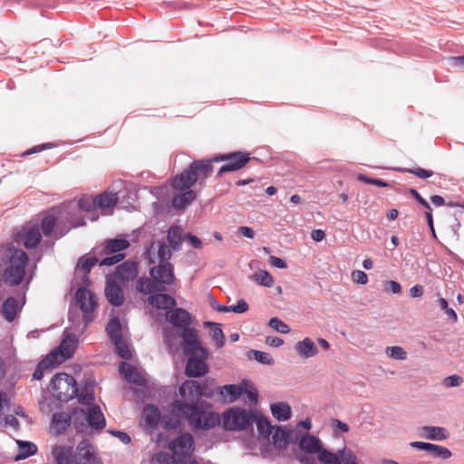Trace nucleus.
<instances>
[{
  "instance_id": "f257e3e1",
  "label": "nucleus",
  "mask_w": 464,
  "mask_h": 464,
  "mask_svg": "<svg viewBox=\"0 0 464 464\" xmlns=\"http://www.w3.org/2000/svg\"><path fill=\"white\" fill-rule=\"evenodd\" d=\"M199 383L197 381H184L179 387V399L173 401L175 412L189 413L191 430H208L220 422L219 415L215 411H206L198 401L200 399Z\"/></svg>"
},
{
  "instance_id": "a19ab883",
  "label": "nucleus",
  "mask_w": 464,
  "mask_h": 464,
  "mask_svg": "<svg viewBox=\"0 0 464 464\" xmlns=\"http://www.w3.org/2000/svg\"><path fill=\"white\" fill-rule=\"evenodd\" d=\"M249 278L256 284L265 287H271L275 283L274 277L266 270H260L251 275Z\"/></svg>"
},
{
  "instance_id": "6e6d98bb",
  "label": "nucleus",
  "mask_w": 464,
  "mask_h": 464,
  "mask_svg": "<svg viewBox=\"0 0 464 464\" xmlns=\"http://www.w3.org/2000/svg\"><path fill=\"white\" fill-rule=\"evenodd\" d=\"M402 172L405 173H411L415 175L418 178L420 179H428L430 178L433 175V171L430 169H425L422 168H415V169H401Z\"/></svg>"
},
{
  "instance_id": "0e129e2a",
  "label": "nucleus",
  "mask_w": 464,
  "mask_h": 464,
  "mask_svg": "<svg viewBox=\"0 0 464 464\" xmlns=\"http://www.w3.org/2000/svg\"><path fill=\"white\" fill-rule=\"evenodd\" d=\"M78 207L84 211H91L96 207V199L92 198H80L78 200Z\"/></svg>"
},
{
  "instance_id": "e2e57ef3",
  "label": "nucleus",
  "mask_w": 464,
  "mask_h": 464,
  "mask_svg": "<svg viewBox=\"0 0 464 464\" xmlns=\"http://www.w3.org/2000/svg\"><path fill=\"white\" fill-rule=\"evenodd\" d=\"M199 392L201 393L200 398L205 397V398L211 399V398L215 397L216 395H218L217 388L209 387L207 384V382L205 383H203L202 385L199 384Z\"/></svg>"
},
{
  "instance_id": "7c9ffc66",
  "label": "nucleus",
  "mask_w": 464,
  "mask_h": 464,
  "mask_svg": "<svg viewBox=\"0 0 464 464\" xmlns=\"http://www.w3.org/2000/svg\"><path fill=\"white\" fill-rule=\"evenodd\" d=\"M197 195L194 190L186 189L185 191L174 195L171 204L175 209L183 210L190 205L196 198Z\"/></svg>"
},
{
  "instance_id": "2eb2a0df",
  "label": "nucleus",
  "mask_w": 464,
  "mask_h": 464,
  "mask_svg": "<svg viewBox=\"0 0 464 464\" xmlns=\"http://www.w3.org/2000/svg\"><path fill=\"white\" fill-rule=\"evenodd\" d=\"M182 338L187 347L188 354H195L197 351L199 352L201 357L207 358L208 355V350L200 345L198 339V332L193 327L186 326L182 328Z\"/></svg>"
},
{
  "instance_id": "f3484780",
  "label": "nucleus",
  "mask_w": 464,
  "mask_h": 464,
  "mask_svg": "<svg viewBox=\"0 0 464 464\" xmlns=\"http://www.w3.org/2000/svg\"><path fill=\"white\" fill-rule=\"evenodd\" d=\"M139 274V264L135 260H126L116 267V277L121 282L134 280Z\"/></svg>"
},
{
  "instance_id": "a18cd8bd",
  "label": "nucleus",
  "mask_w": 464,
  "mask_h": 464,
  "mask_svg": "<svg viewBox=\"0 0 464 464\" xmlns=\"http://www.w3.org/2000/svg\"><path fill=\"white\" fill-rule=\"evenodd\" d=\"M124 257H125V255L122 253L111 254V256L108 255V256H99V258H100L99 266H111L118 264L119 262L123 260Z\"/></svg>"
},
{
  "instance_id": "49530a36",
  "label": "nucleus",
  "mask_w": 464,
  "mask_h": 464,
  "mask_svg": "<svg viewBox=\"0 0 464 464\" xmlns=\"http://www.w3.org/2000/svg\"><path fill=\"white\" fill-rule=\"evenodd\" d=\"M242 384H244L245 388L243 389V392L246 394L248 397L251 404H256L258 401V392L255 385L248 382V381H243Z\"/></svg>"
},
{
  "instance_id": "5701e85b",
  "label": "nucleus",
  "mask_w": 464,
  "mask_h": 464,
  "mask_svg": "<svg viewBox=\"0 0 464 464\" xmlns=\"http://www.w3.org/2000/svg\"><path fill=\"white\" fill-rule=\"evenodd\" d=\"M74 398L84 405H92L95 400L94 395V380L87 379L84 385L78 387V392H75Z\"/></svg>"
},
{
  "instance_id": "f03ea898",
  "label": "nucleus",
  "mask_w": 464,
  "mask_h": 464,
  "mask_svg": "<svg viewBox=\"0 0 464 464\" xmlns=\"http://www.w3.org/2000/svg\"><path fill=\"white\" fill-rule=\"evenodd\" d=\"M8 265L4 272V280L12 286L22 284L25 278V265L29 261L27 254L19 248L7 249Z\"/></svg>"
},
{
  "instance_id": "c03bdc74",
  "label": "nucleus",
  "mask_w": 464,
  "mask_h": 464,
  "mask_svg": "<svg viewBox=\"0 0 464 464\" xmlns=\"http://www.w3.org/2000/svg\"><path fill=\"white\" fill-rule=\"evenodd\" d=\"M317 458L324 464H341V460L336 453H333L324 448H321L318 451Z\"/></svg>"
},
{
  "instance_id": "a211bd4d",
  "label": "nucleus",
  "mask_w": 464,
  "mask_h": 464,
  "mask_svg": "<svg viewBox=\"0 0 464 464\" xmlns=\"http://www.w3.org/2000/svg\"><path fill=\"white\" fill-rule=\"evenodd\" d=\"M23 306L24 303L20 304L15 297L8 296L3 302L0 313L8 323H12L22 312Z\"/></svg>"
},
{
  "instance_id": "20e7f679",
  "label": "nucleus",
  "mask_w": 464,
  "mask_h": 464,
  "mask_svg": "<svg viewBox=\"0 0 464 464\" xmlns=\"http://www.w3.org/2000/svg\"><path fill=\"white\" fill-rule=\"evenodd\" d=\"M52 395L60 401L68 402L78 392L77 382L72 375L58 372L53 375L49 386Z\"/></svg>"
},
{
  "instance_id": "2f4dec72",
  "label": "nucleus",
  "mask_w": 464,
  "mask_h": 464,
  "mask_svg": "<svg viewBox=\"0 0 464 464\" xmlns=\"http://www.w3.org/2000/svg\"><path fill=\"white\" fill-rule=\"evenodd\" d=\"M299 447L307 453H318L322 448L320 439L311 434H304L301 437Z\"/></svg>"
},
{
  "instance_id": "72a5a7b5",
  "label": "nucleus",
  "mask_w": 464,
  "mask_h": 464,
  "mask_svg": "<svg viewBox=\"0 0 464 464\" xmlns=\"http://www.w3.org/2000/svg\"><path fill=\"white\" fill-rule=\"evenodd\" d=\"M271 412L277 420H287L291 417V408L287 402H276L271 405Z\"/></svg>"
},
{
  "instance_id": "680f3d73",
  "label": "nucleus",
  "mask_w": 464,
  "mask_h": 464,
  "mask_svg": "<svg viewBox=\"0 0 464 464\" xmlns=\"http://www.w3.org/2000/svg\"><path fill=\"white\" fill-rule=\"evenodd\" d=\"M127 381L140 387H143L147 384L146 379L142 376L137 368L136 371L131 373L130 377L127 379Z\"/></svg>"
},
{
  "instance_id": "c9c22d12",
  "label": "nucleus",
  "mask_w": 464,
  "mask_h": 464,
  "mask_svg": "<svg viewBox=\"0 0 464 464\" xmlns=\"http://www.w3.org/2000/svg\"><path fill=\"white\" fill-rule=\"evenodd\" d=\"M257 430L263 437H269L272 434L274 427L271 425L269 419L261 413L255 412V420Z\"/></svg>"
},
{
  "instance_id": "39448f33",
  "label": "nucleus",
  "mask_w": 464,
  "mask_h": 464,
  "mask_svg": "<svg viewBox=\"0 0 464 464\" xmlns=\"http://www.w3.org/2000/svg\"><path fill=\"white\" fill-rule=\"evenodd\" d=\"M255 412L241 407L227 410L223 414L222 426L227 430H245L252 429Z\"/></svg>"
},
{
  "instance_id": "e433bc0d",
  "label": "nucleus",
  "mask_w": 464,
  "mask_h": 464,
  "mask_svg": "<svg viewBox=\"0 0 464 464\" xmlns=\"http://www.w3.org/2000/svg\"><path fill=\"white\" fill-rule=\"evenodd\" d=\"M145 422L148 426L154 428L160 420V413L158 407L154 404H148L143 410Z\"/></svg>"
},
{
  "instance_id": "79ce46f5",
  "label": "nucleus",
  "mask_w": 464,
  "mask_h": 464,
  "mask_svg": "<svg viewBox=\"0 0 464 464\" xmlns=\"http://www.w3.org/2000/svg\"><path fill=\"white\" fill-rule=\"evenodd\" d=\"M206 324L210 329L212 339L216 342L218 348L223 347L225 344V335L221 328V324L213 322H207Z\"/></svg>"
},
{
  "instance_id": "cd10ccee",
  "label": "nucleus",
  "mask_w": 464,
  "mask_h": 464,
  "mask_svg": "<svg viewBox=\"0 0 464 464\" xmlns=\"http://www.w3.org/2000/svg\"><path fill=\"white\" fill-rule=\"evenodd\" d=\"M136 290L144 295H154L157 292H164L166 287H160L153 278L141 276L135 283Z\"/></svg>"
},
{
  "instance_id": "bf43d9fd",
  "label": "nucleus",
  "mask_w": 464,
  "mask_h": 464,
  "mask_svg": "<svg viewBox=\"0 0 464 464\" xmlns=\"http://www.w3.org/2000/svg\"><path fill=\"white\" fill-rule=\"evenodd\" d=\"M249 305L244 299H239L236 304L229 305V308H222L223 310H229L237 314L245 313L248 310Z\"/></svg>"
},
{
  "instance_id": "393cba45",
  "label": "nucleus",
  "mask_w": 464,
  "mask_h": 464,
  "mask_svg": "<svg viewBox=\"0 0 464 464\" xmlns=\"http://www.w3.org/2000/svg\"><path fill=\"white\" fill-rule=\"evenodd\" d=\"M86 421L91 428L98 430L105 427L106 420L100 406L92 404L88 407Z\"/></svg>"
},
{
  "instance_id": "37998d69",
  "label": "nucleus",
  "mask_w": 464,
  "mask_h": 464,
  "mask_svg": "<svg viewBox=\"0 0 464 464\" xmlns=\"http://www.w3.org/2000/svg\"><path fill=\"white\" fill-rule=\"evenodd\" d=\"M426 452L432 457L441 458L442 459H448L451 457V451L449 449L432 443H430Z\"/></svg>"
},
{
  "instance_id": "864d4df0",
  "label": "nucleus",
  "mask_w": 464,
  "mask_h": 464,
  "mask_svg": "<svg viewBox=\"0 0 464 464\" xmlns=\"http://www.w3.org/2000/svg\"><path fill=\"white\" fill-rule=\"evenodd\" d=\"M268 325L281 334H288L290 332V327L278 317H272Z\"/></svg>"
},
{
  "instance_id": "de8ad7c7",
  "label": "nucleus",
  "mask_w": 464,
  "mask_h": 464,
  "mask_svg": "<svg viewBox=\"0 0 464 464\" xmlns=\"http://www.w3.org/2000/svg\"><path fill=\"white\" fill-rule=\"evenodd\" d=\"M115 346L117 354L122 359H130L131 354L128 344L123 341V338L112 342Z\"/></svg>"
},
{
  "instance_id": "dca6fc26",
  "label": "nucleus",
  "mask_w": 464,
  "mask_h": 464,
  "mask_svg": "<svg viewBox=\"0 0 464 464\" xmlns=\"http://www.w3.org/2000/svg\"><path fill=\"white\" fill-rule=\"evenodd\" d=\"M183 420H187L191 428V420L189 413L185 411L184 413H177L174 409V402L170 404V410L168 414L162 417V424L167 430H175L180 428Z\"/></svg>"
},
{
  "instance_id": "9b49d317",
  "label": "nucleus",
  "mask_w": 464,
  "mask_h": 464,
  "mask_svg": "<svg viewBox=\"0 0 464 464\" xmlns=\"http://www.w3.org/2000/svg\"><path fill=\"white\" fill-rule=\"evenodd\" d=\"M15 241L22 244L27 249L35 248L41 242L42 234L37 224L22 229L15 236Z\"/></svg>"
},
{
  "instance_id": "6e6552de",
  "label": "nucleus",
  "mask_w": 464,
  "mask_h": 464,
  "mask_svg": "<svg viewBox=\"0 0 464 464\" xmlns=\"http://www.w3.org/2000/svg\"><path fill=\"white\" fill-rule=\"evenodd\" d=\"M72 357V353L70 350L64 349L63 351H52L47 354L37 365L33 377L40 381L44 378V371L61 364L63 361Z\"/></svg>"
},
{
  "instance_id": "09e8293b",
  "label": "nucleus",
  "mask_w": 464,
  "mask_h": 464,
  "mask_svg": "<svg viewBox=\"0 0 464 464\" xmlns=\"http://www.w3.org/2000/svg\"><path fill=\"white\" fill-rule=\"evenodd\" d=\"M249 353L253 354L254 359L257 361L259 363L265 365H273L275 363L273 357L268 353L257 350H251Z\"/></svg>"
},
{
  "instance_id": "774afa93",
  "label": "nucleus",
  "mask_w": 464,
  "mask_h": 464,
  "mask_svg": "<svg viewBox=\"0 0 464 464\" xmlns=\"http://www.w3.org/2000/svg\"><path fill=\"white\" fill-rule=\"evenodd\" d=\"M385 291L392 294H400L401 286L397 281L390 280L385 283Z\"/></svg>"
},
{
  "instance_id": "423d86ee",
  "label": "nucleus",
  "mask_w": 464,
  "mask_h": 464,
  "mask_svg": "<svg viewBox=\"0 0 464 464\" xmlns=\"http://www.w3.org/2000/svg\"><path fill=\"white\" fill-rule=\"evenodd\" d=\"M169 449L174 454V464H198L195 459H192L194 439L190 433H182L171 440Z\"/></svg>"
},
{
  "instance_id": "1a4fd4ad",
  "label": "nucleus",
  "mask_w": 464,
  "mask_h": 464,
  "mask_svg": "<svg viewBox=\"0 0 464 464\" xmlns=\"http://www.w3.org/2000/svg\"><path fill=\"white\" fill-rule=\"evenodd\" d=\"M76 302L83 313V321L89 324L93 320L92 314L97 306V298L95 295L85 287H80L75 294Z\"/></svg>"
},
{
  "instance_id": "a878e982",
  "label": "nucleus",
  "mask_w": 464,
  "mask_h": 464,
  "mask_svg": "<svg viewBox=\"0 0 464 464\" xmlns=\"http://www.w3.org/2000/svg\"><path fill=\"white\" fill-rule=\"evenodd\" d=\"M216 162L212 158L194 160L189 164L190 169L197 175V179H206L213 171V163Z\"/></svg>"
},
{
  "instance_id": "6ab92c4d",
  "label": "nucleus",
  "mask_w": 464,
  "mask_h": 464,
  "mask_svg": "<svg viewBox=\"0 0 464 464\" xmlns=\"http://www.w3.org/2000/svg\"><path fill=\"white\" fill-rule=\"evenodd\" d=\"M105 295L113 306H121L124 303V293L121 285L112 279H107Z\"/></svg>"
},
{
  "instance_id": "3c124183",
  "label": "nucleus",
  "mask_w": 464,
  "mask_h": 464,
  "mask_svg": "<svg viewBox=\"0 0 464 464\" xmlns=\"http://www.w3.org/2000/svg\"><path fill=\"white\" fill-rule=\"evenodd\" d=\"M157 255L160 264L169 263V260L172 256L169 247L163 242L159 243Z\"/></svg>"
},
{
  "instance_id": "412c9836",
  "label": "nucleus",
  "mask_w": 464,
  "mask_h": 464,
  "mask_svg": "<svg viewBox=\"0 0 464 464\" xmlns=\"http://www.w3.org/2000/svg\"><path fill=\"white\" fill-rule=\"evenodd\" d=\"M197 180V175L188 166L187 169L175 176L172 180V187L176 190L190 189Z\"/></svg>"
},
{
  "instance_id": "69168bd1",
  "label": "nucleus",
  "mask_w": 464,
  "mask_h": 464,
  "mask_svg": "<svg viewBox=\"0 0 464 464\" xmlns=\"http://www.w3.org/2000/svg\"><path fill=\"white\" fill-rule=\"evenodd\" d=\"M120 372L127 380L131 373L136 371V367L127 362H121L120 364Z\"/></svg>"
},
{
  "instance_id": "0eeeda50",
  "label": "nucleus",
  "mask_w": 464,
  "mask_h": 464,
  "mask_svg": "<svg viewBox=\"0 0 464 464\" xmlns=\"http://www.w3.org/2000/svg\"><path fill=\"white\" fill-rule=\"evenodd\" d=\"M213 160L225 162L216 175V178L219 179L226 172L237 171L244 168L249 162L250 155L247 152L237 150L216 155L213 157Z\"/></svg>"
},
{
  "instance_id": "aec40b11",
  "label": "nucleus",
  "mask_w": 464,
  "mask_h": 464,
  "mask_svg": "<svg viewBox=\"0 0 464 464\" xmlns=\"http://www.w3.org/2000/svg\"><path fill=\"white\" fill-rule=\"evenodd\" d=\"M167 320L175 327L184 328L191 324L190 314L183 308H171L166 312Z\"/></svg>"
},
{
  "instance_id": "c756f323",
  "label": "nucleus",
  "mask_w": 464,
  "mask_h": 464,
  "mask_svg": "<svg viewBox=\"0 0 464 464\" xmlns=\"http://www.w3.org/2000/svg\"><path fill=\"white\" fill-rule=\"evenodd\" d=\"M295 350L300 357L304 359L314 357L318 353L315 343L309 337L297 342L295 345Z\"/></svg>"
},
{
  "instance_id": "603ef678",
  "label": "nucleus",
  "mask_w": 464,
  "mask_h": 464,
  "mask_svg": "<svg viewBox=\"0 0 464 464\" xmlns=\"http://www.w3.org/2000/svg\"><path fill=\"white\" fill-rule=\"evenodd\" d=\"M290 439V430H288L285 427L277 426L275 433L273 434V440L275 442H284L286 443Z\"/></svg>"
},
{
  "instance_id": "f8f14e48",
  "label": "nucleus",
  "mask_w": 464,
  "mask_h": 464,
  "mask_svg": "<svg viewBox=\"0 0 464 464\" xmlns=\"http://www.w3.org/2000/svg\"><path fill=\"white\" fill-rule=\"evenodd\" d=\"M150 275L160 287L170 285L175 280L173 266L170 263L160 264L157 266L151 267Z\"/></svg>"
},
{
  "instance_id": "338daca9",
  "label": "nucleus",
  "mask_w": 464,
  "mask_h": 464,
  "mask_svg": "<svg viewBox=\"0 0 464 464\" xmlns=\"http://www.w3.org/2000/svg\"><path fill=\"white\" fill-rule=\"evenodd\" d=\"M352 279L353 282L360 285H366L368 282V276L365 272L355 270L352 273Z\"/></svg>"
},
{
  "instance_id": "052dcab7",
  "label": "nucleus",
  "mask_w": 464,
  "mask_h": 464,
  "mask_svg": "<svg viewBox=\"0 0 464 464\" xmlns=\"http://www.w3.org/2000/svg\"><path fill=\"white\" fill-rule=\"evenodd\" d=\"M463 382V378L459 375L453 374L443 380V385L447 388L458 387Z\"/></svg>"
},
{
  "instance_id": "ea45409f",
  "label": "nucleus",
  "mask_w": 464,
  "mask_h": 464,
  "mask_svg": "<svg viewBox=\"0 0 464 464\" xmlns=\"http://www.w3.org/2000/svg\"><path fill=\"white\" fill-rule=\"evenodd\" d=\"M422 430L428 440H443L448 437L446 430L442 427L424 426Z\"/></svg>"
},
{
  "instance_id": "473e14b6",
  "label": "nucleus",
  "mask_w": 464,
  "mask_h": 464,
  "mask_svg": "<svg viewBox=\"0 0 464 464\" xmlns=\"http://www.w3.org/2000/svg\"><path fill=\"white\" fill-rule=\"evenodd\" d=\"M183 229L180 226L172 225L168 230V242L173 250H179L183 243Z\"/></svg>"
},
{
  "instance_id": "4468645a",
  "label": "nucleus",
  "mask_w": 464,
  "mask_h": 464,
  "mask_svg": "<svg viewBox=\"0 0 464 464\" xmlns=\"http://www.w3.org/2000/svg\"><path fill=\"white\" fill-rule=\"evenodd\" d=\"M40 230L45 237L53 235L55 239H59L68 233L69 228H63L58 225L56 216L48 212L41 220Z\"/></svg>"
},
{
  "instance_id": "b1692460",
  "label": "nucleus",
  "mask_w": 464,
  "mask_h": 464,
  "mask_svg": "<svg viewBox=\"0 0 464 464\" xmlns=\"http://www.w3.org/2000/svg\"><path fill=\"white\" fill-rule=\"evenodd\" d=\"M218 396L219 400L224 402H234L243 393V388L237 384H227L224 386L217 387Z\"/></svg>"
},
{
  "instance_id": "c85d7f7f",
  "label": "nucleus",
  "mask_w": 464,
  "mask_h": 464,
  "mask_svg": "<svg viewBox=\"0 0 464 464\" xmlns=\"http://www.w3.org/2000/svg\"><path fill=\"white\" fill-rule=\"evenodd\" d=\"M149 304L153 305L158 309H171L176 304V300L168 294H163L161 292H157L154 295H151L148 298Z\"/></svg>"
},
{
  "instance_id": "ddd939ff",
  "label": "nucleus",
  "mask_w": 464,
  "mask_h": 464,
  "mask_svg": "<svg viewBox=\"0 0 464 464\" xmlns=\"http://www.w3.org/2000/svg\"><path fill=\"white\" fill-rule=\"evenodd\" d=\"M130 246V242L127 235L124 237H115L106 239L103 244L98 247L92 248V252L99 256H108L111 254H118L120 251L125 250Z\"/></svg>"
},
{
  "instance_id": "4d7b16f0",
  "label": "nucleus",
  "mask_w": 464,
  "mask_h": 464,
  "mask_svg": "<svg viewBox=\"0 0 464 464\" xmlns=\"http://www.w3.org/2000/svg\"><path fill=\"white\" fill-rule=\"evenodd\" d=\"M358 180L362 181L366 184L375 185V186H378L381 188H387L390 186L389 183L386 182L385 180H382L380 179L370 178L363 174L358 175Z\"/></svg>"
},
{
  "instance_id": "f704fd0d",
  "label": "nucleus",
  "mask_w": 464,
  "mask_h": 464,
  "mask_svg": "<svg viewBox=\"0 0 464 464\" xmlns=\"http://www.w3.org/2000/svg\"><path fill=\"white\" fill-rule=\"evenodd\" d=\"M19 446L18 454L15 457V460L25 459L37 452V446L31 441L17 440Z\"/></svg>"
},
{
  "instance_id": "7ed1b4c3",
  "label": "nucleus",
  "mask_w": 464,
  "mask_h": 464,
  "mask_svg": "<svg viewBox=\"0 0 464 464\" xmlns=\"http://www.w3.org/2000/svg\"><path fill=\"white\" fill-rule=\"evenodd\" d=\"M52 453L55 464H102L89 447L80 448L79 457L76 460L72 450L65 446H55Z\"/></svg>"
},
{
  "instance_id": "8fccbe9b",
  "label": "nucleus",
  "mask_w": 464,
  "mask_h": 464,
  "mask_svg": "<svg viewBox=\"0 0 464 464\" xmlns=\"http://www.w3.org/2000/svg\"><path fill=\"white\" fill-rule=\"evenodd\" d=\"M78 343V340L74 334H67L60 346L54 351H63L64 349L70 350L74 354L75 346Z\"/></svg>"
},
{
  "instance_id": "13d9d810",
  "label": "nucleus",
  "mask_w": 464,
  "mask_h": 464,
  "mask_svg": "<svg viewBox=\"0 0 464 464\" xmlns=\"http://www.w3.org/2000/svg\"><path fill=\"white\" fill-rule=\"evenodd\" d=\"M157 464H174V454L166 452H159L153 458Z\"/></svg>"
},
{
  "instance_id": "5fc2aeb1",
  "label": "nucleus",
  "mask_w": 464,
  "mask_h": 464,
  "mask_svg": "<svg viewBox=\"0 0 464 464\" xmlns=\"http://www.w3.org/2000/svg\"><path fill=\"white\" fill-rule=\"evenodd\" d=\"M387 354L394 360H406L407 353L401 346H391L386 348Z\"/></svg>"
},
{
  "instance_id": "4be33fe9",
  "label": "nucleus",
  "mask_w": 464,
  "mask_h": 464,
  "mask_svg": "<svg viewBox=\"0 0 464 464\" xmlns=\"http://www.w3.org/2000/svg\"><path fill=\"white\" fill-rule=\"evenodd\" d=\"M202 358H197L195 356H191L188 359L185 374L188 377H201L204 376L208 372V366Z\"/></svg>"
},
{
  "instance_id": "bb28decb",
  "label": "nucleus",
  "mask_w": 464,
  "mask_h": 464,
  "mask_svg": "<svg viewBox=\"0 0 464 464\" xmlns=\"http://www.w3.org/2000/svg\"><path fill=\"white\" fill-rule=\"evenodd\" d=\"M100 258L97 254H94L92 250L91 253L84 255L81 256L78 259L77 265H76V270L82 272L84 276L86 277V282H90L88 278V274L91 272L92 268L96 265L99 264Z\"/></svg>"
},
{
  "instance_id": "4c0bfd02",
  "label": "nucleus",
  "mask_w": 464,
  "mask_h": 464,
  "mask_svg": "<svg viewBox=\"0 0 464 464\" xmlns=\"http://www.w3.org/2000/svg\"><path fill=\"white\" fill-rule=\"evenodd\" d=\"M106 333L111 343L119 341L122 337L121 324L118 317L110 319L106 326Z\"/></svg>"
},
{
  "instance_id": "58836bf2",
  "label": "nucleus",
  "mask_w": 464,
  "mask_h": 464,
  "mask_svg": "<svg viewBox=\"0 0 464 464\" xmlns=\"http://www.w3.org/2000/svg\"><path fill=\"white\" fill-rule=\"evenodd\" d=\"M96 206L102 209L109 208L113 207L119 200L118 193L103 192L100 194L96 198Z\"/></svg>"
},
{
  "instance_id": "9d476101",
  "label": "nucleus",
  "mask_w": 464,
  "mask_h": 464,
  "mask_svg": "<svg viewBox=\"0 0 464 464\" xmlns=\"http://www.w3.org/2000/svg\"><path fill=\"white\" fill-rule=\"evenodd\" d=\"M79 414L81 417L83 416V409L73 408L70 413L63 411L53 413L51 420V430L54 434L59 435L63 433L69 425L72 423V418H75V415Z\"/></svg>"
}]
</instances>
